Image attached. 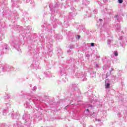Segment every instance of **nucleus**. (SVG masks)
Here are the masks:
<instances>
[{
  "instance_id": "obj_4",
  "label": "nucleus",
  "mask_w": 127,
  "mask_h": 127,
  "mask_svg": "<svg viewBox=\"0 0 127 127\" xmlns=\"http://www.w3.org/2000/svg\"><path fill=\"white\" fill-rule=\"evenodd\" d=\"M91 46H95V44L94 43H91Z\"/></svg>"
},
{
  "instance_id": "obj_5",
  "label": "nucleus",
  "mask_w": 127,
  "mask_h": 127,
  "mask_svg": "<svg viewBox=\"0 0 127 127\" xmlns=\"http://www.w3.org/2000/svg\"><path fill=\"white\" fill-rule=\"evenodd\" d=\"M80 35H77V38H78V39H80Z\"/></svg>"
},
{
  "instance_id": "obj_2",
  "label": "nucleus",
  "mask_w": 127,
  "mask_h": 127,
  "mask_svg": "<svg viewBox=\"0 0 127 127\" xmlns=\"http://www.w3.org/2000/svg\"><path fill=\"white\" fill-rule=\"evenodd\" d=\"M119 3H123V0H118Z\"/></svg>"
},
{
  "instance_id": "obj_3",
  "label": "nucleus",
  "mask_w": 127,
  "mask_h": 127,
  "mask_svg": "<svg viewBox=\"0 0 127 127\" xmlns=\"http://www.w3.org/2000/svg\"><path fill=\"white\" fill-rule=\"evenodd\" d=\"M114 55H115L116 56H118V55H119V54H118V52H116L114 53Z\"/></svg>"
},
{
  "instance_id": "obj_6",
  "label": "nucleus",
  "mask_w": 127,
  "mask_h": 127,
  "mask_svg": "<svg viewBox=\"0 0 127 127\" xmlns=\"http://www.w3.org/2000/svg\"><path fill=\"white\" fill-rule=\"evenodd\" d=\"M86 111H89V109H86Z\"/></svg>"
},
{
  "instance_id": "obj_1",
  "label": "nucleus",
  "mask_w": 127,
  "mask_h": 127,
  "mask_svg": "<svg viewBox=\"0 0 127 127\" xmlns=\"http://www.w3.org/2000/svg\"><path fill=\"white\" fill-rule=\"evenodd\" d=\"M106 89L110 88V83H107L106 85Z\"/></svg>"
}]
</instances>
